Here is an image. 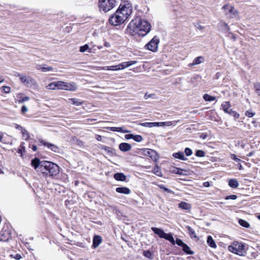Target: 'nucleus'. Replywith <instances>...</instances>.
Returning a JSON list of instances; mask_svg holds the SVG:
<instances>
[{
	"mask_svg": "<svg viewBox=\"0 0 260 260\" xmlns=\"http://www.w3.org/2000/svg\"><path fill=\"white\" fill-rule=\"evenodd\" d=\"M57 86V81H54L50 83L46 86V88L49 90H56Z\"/></svg>",
	"mask_w": 260,
	"mask_h": 260,
	"instance_id": "c756f323",
	"label": "nucleus"
},
{
	"mask_svg": "<svg viewBox=\"0 0 260 260\" xmlns=\"http://www.w3.org/2000/svg\"><path fill=\"white\" fill-rule=\"evenodd\" d=\"M254 88L255 89V91L256 94L258 95H260V83H255L254 85Z\"/></svg>",
	"mask_w": 260,
	"mask_h": 260,
	"instance_id": "a18cd8bd",
	"label": "nucleus"
},
{
	"mask_svg": "<svg viewBox=\"0 0 260 260\" xmlns=\"http://www.w3.org/2000/svg\"><path fill=\"white\" fill-rule=\"evenodd\" d=\"M196 155L198 157H203L205 155V153L203 150H198L196 151Z\"/></svg>",
	"mask_w": 260,
	"mask_h": 260,
	"instance_id": "8fccbe9b",
	"label": "nucleus"
},
{
	"mask_svg": "<svg viewBox=\"0 0 260 260\" xmlns=\"http://www.w3.org/2000/svg\"><path fill=\"white\" fill-rule=\"evenodd\" d=\"M43 67V64H37V65L36 66L35 68L37 70H41V71H42Z\"/></svg>",
	"mask_w": 260,
	"mask_h": 260,
	"instance_id": "e2e57ef3",
	"label": "nucleus"
},
{
	"mask_svg": "<svg viewBox=\"0 0 260 260\" xmlns=\"http://www.w3.org/2000/svg\"><path fill=\"white\" fill-rule=\"evenodd\" d=\"M151 230L156 235H157L160 238H164L165 237L166 233L161 229L152 227Z\"/></svg>",
	"mask_w": 260,
	"mask_h": 260,
	"instance_id": "f3484780",
	"label": "nucleus"
},
{
	"mask_svg": "<svg viewBox=\"0 0 260 260\" xmlns=\"http://www.w3.org/2000/svg\"><path fill=\"white\" fill-rule=\"evenodd\" d=\"M237 197L236 195L233 194V195L226 196L225 197V200H230V199L236 200L237 199Z\"/></svg>",
	"mask_w": 260,
	"mask_h": 260,
	"instance_id": "4d7b16f0",
	"label": "nucleus"
},
{
	"mask_svg": "<svg viewBox=\"0 0 260 260\" xmlns=\"http://www.w3.org/2000/svg\"><path fill=\"white\" fill-rule=\"evenodd\" d=\"M229 186L233 188H237L239 185V183L236 179H231L229 181Z\"/></svg>",
	"mask_w": 260,
	"mask_h": 260,
	"instance_id": "a878e982",
	"label": "nucleus"
},
{
	"mask_svg": "<svg viewBox=\"0 0 260 260\" xmlns=\"http://www.w3.org/2000/svg\"><path fill=\"white\" fill-rule=\"evenodd\" d=\"M95 138L99 141H101L102 140V137L100 135H96L95 136Z\"/></svg>",
	"mask_w": 260,
	"mask_h": 260,
	"instance_id": "338daca9",
	"label": "nucleus"
},
{
	"mask_svg": "<svg viewBox=\"0 0 260 260\" xmlns=\"http://www.w3.org/2000/svg\"><path fill=\"white\" fill-rule=\"evenodd\" d=\"M21 133L23 135V138L25 140H27L29 138V135L27 131L25 128H21Z\"/></svg>",
	"mask_w": 260,
	"mask_h": 260,
	"instance_id": "ea45409f",
	"label": "nucleus"
},
{
	"mask_svg": "<svg viewBox=\"0 0 260 260\" xmlns=\"http://www.w3.org/2000/svg\"><path fill=\"white\" fill-rule=\"evenodd\" d=\"M108 129L113 132H121L123 133H129V131L126 130L124 127H109Z\"/></svg>",
	"mask_w": 260,
	"mask_h": 260,
	"instance_id": "aec40b11",
	"label": "nucleus"
},
{
	"mask_svg": "<svg viewBox=\"0 0 260 260\" xmlns=\"http://www.w3.org/2000/svg\"><path fill=\"white\" fill-rule=\"evenodd\" d=\"M180 122V120H175V121H168V122H164L165 123V125H167V126H171V125H175L178 122Z\"/></svg>",
	"mask_w": 260,
	"mask_h": 260,
	"instance_id": "c03bdc74",
	"label": "nucleus"
},
{
	"mask_svg": "<svg viewBox=\"0 0 260 260\" xmlns=\"http://www.w3.org/2000/svg\"><path fill=\"white\" fill-rule=\"evenodd\" d=\"M159 188L163 189L165 191H167V192H168L169 193H173V191L172 190H171L170 189H169L168 188L165 187L162 185H159Z\"/></svg>",
	"mask_w": 260,
	"mask_h": 260,
	"instance_id": "6e6d98bb",
	"label": "nucleus"
},
{
	"mask_svg": "<svg viewBox=\"0 0 260 260\" xmlns=\"http://www.w3.org/2000/svg\"><path fill=\"white\" fill-rule=\"evenodd\" d=\"M238 222H239V224L243 227H245L246 228H248L250 227L249 223L247 221H246L244 219H240L239 220Z\"/></svg>",
	"mask_w": 260,
	"mask_h": 260,
	"instance_id": "58836bf2",
	"label": "nucleus"
},
{
	"mask_svg": "<svg viewBox=\"0 0 260 260\" xmlns=\"http://www.w3.org/2000/svg\"><path fill=\"white\" fill-rule=\"evenodd\" d=\"M20 80L22 83L28 86H31L36 84L35 80L29 76L19 75Z\"/></svg>",
	"mask_w": 260,
	"mask_h": 260,
	"instance_id": "9d476101",
	"label": "nucleus"
},
{
	"mask_svg": "<svg viewBox=\"0 0 260 260\" xmlns=\"http://www.w3.org/2000/svg\"><path fill=\"white\" fill-rule=\"evenodd\" d=\"M203 99L206 101L212 102V101H213L215 100L216 98L215 96H211V95H209L208 94H205L203 95Z\"/></svg>",
	"mask_w": 260,
	"mask_h": 260,
	"instance_id": "4c0bfd02",
	"label": "nucleus"
},
{
	"mask_svg": "<svg viewBox=\"0 0 260 260\" xmlns=\"http://www.w3.org/2000/svg\"><path fill=\"white\" fill-rule=\"evenodd\" d=\"M204 60V58L203 56H199L194 59L193 62L191 64H189L190 66H194L201 63Z\"/></svg>",
	"mask_w": 260,
	"mask_h": 260,
	"instance_id": "393cba45",
	"label": "nucleus"
},
{
	"mask_svg": "<svg viewBox=\"0 0 260 260\" xmlns=\"http://www.w3.org/2000/svg\"><path fill=\"white\" fill-rule=\"evenodd\" d=\"M184 152L187 156H190L192 153V150L189 148H186Z\"/></svg>",
	"mask_w": 260,
	"mask_h": 260,
	"instance_id": "3c124183",
	"label": "nucleus"
},
{
	"mask_svg": "<svg viewBox=\"0 0 260 260\" xmlns=\"http://www.w3.org/2000/svg\"><path fill=\"white\" fill-rule=\"evenodd\" d=\"M159 40L154 37L148 44L145 45V47L152 52H156L157 50Z\"/></svg>",
	"mask_w": 260,
	"mask_h": 260,
	"instance_id": "1a4fd4ad",
	"label": "nucleus"
},
{
	"mask_svg": "<svg viewBox=\"0 0 260 260\" xmlns=\"http://www.w3.org/2000/svg\"><path fill=\"white\" fill-rule=\"evenodd\" d=\"M143 255H144L145 257L149 258H151L152 254L150 250H144L143 252Z\"/></svg>",
	"mask_w": 260,
	"mask_h": 260,
	"instance_id": "49530a36",
	"label": "nucleus"
},
{
	"mask_svg": "<svg viewBox=\"0 0 260 260\" xmlns=\"http://www.w3.org/2000/svg\"><path fill=\"white\" fill-rule=\"evenodd\" d=\"M182 250L187 254H193V252L190 250V247L186 244L183 245V246L182 247Z\"/></svg>",
	"mask_w": 260,
	"mask_h": 260,
	"instance_id": "f704fd0d",
	"label": "nucleus"
},
{
	"mask_svg": "<svg viewBox=\"0 0 260 260\" xmlns=\"http://www.w3.org/2000/svg\"><path fill=\"white\" fill-rule=\"evenodd\" d=\"M140 125L147 127H158L164 126V122H145L141 123L140 124Z\"/></svg>",
	"mask_w": 260,
	"mask_h": 260,
	"instance_id": "ddd939ff",
	"label": "nucleus"
},
{
	"mask_svg": "<svg viewBox=\"0 0 260 260\" xmlns=\"http://www.w3.org/2000/svg\"><path fill=\"white\" fill-rule=\"evenodd\" d=\"M115 0H99L98 6L101 11L107 12L115 6Z\"/></svg>",
	"mask_w": 260,
	"mask_h": 260,
	"instance_id": "20e7f679",
	"label": "nucleus"
},
{
	"mask_svg": "<svg viewBox=\"0 0 260 260\" xmlns=\"http://www.w3.org/2000/svg\"><path fill=\"white\" fill-rule=\"evenodd\" d=\"M219 27L221 29H222L223 31H229L230 30V27L228 26V24L223 21H221L219 23Z\"/></svg>",
	"mask_w": 260,
	"mask_h": 260,
	"instance_id": "7c9ffc66",
	"label": "nucleus"
},
{
	"mask_svg": "<svg viewBox=\"0 0 260 260\" xmlns=\"http://www.w3.org/2000/svg\"><path fill=\"white\" fill-rule=\"evenodd\" d=\"M134 135L133 134H127L125 135V138L126 139H133Z\"/></svg>",
	"mask_w": 260,
	"mask_h": 260,
	"instance_id": "0e129e2a",
	"label": "nucleus"
},
{
	"mask_svg": "<svg viewBox=\"0 0 260 260\" xmlns=\"http://www.w3.org/2000/svg\"><path fill=\"white\" fill-rule=\"evenodd\" d=\"M11 256L12 257H13L15 259H17V260H19L22 258V256L20 254H16L14 255L12 254V255H11Z\"/></svg>",
	"mask_w": 260,
	"mask_h": 260,
	"instance_id": "bf43d9fd",
	"label": "nucleus"
},
{
	"mask_svg": "<svg viewBox=\"0 0 260 260\" xmlns=\"http://www.w3.org/2000/svg\"><path fill=\"white\" fill-rule=\"evenodd\" d=\"M28 110L27 107L25 105H23L21 108V112L22 113H25Z\"/></svg>",
	"mask_w": 260,
	"mask_h": 260,
	"instance_id": "680f3d73",
	"label": "nucleus"
},
{
	"mask_svg": "<svg viewBox=\"0 0 260 260\" xmlns=\"http://www.w3.org/2000/svg\"><path fill=\"white\" fill-rule=\"evenodd\" d=\"M222 9L225 11V15L229 18H236L239 17L238 11L233 6L224 5Z\"/></svg>",
	"mask_w": 260,
	"mask_h": 260,
	"instance_id": "423d86ee",
	"label": "nucleus"
},
{
	"mask_svg": "<svg viewBox=\"0 0 260 260\" xmlns=\"http://www.w3.org/2000/svg\"><path fill=\"white\" fill-rule=\"evenodd\" d=\"M57 89L76 91L77 86L75 82H67L62 81H57Z\"/></svg>",
	"mask_w": 260,
	"mask_h": 260,
	"instance_id": "39448f33",
	"label": "nucleus"
},
{
	"mask_svg": "<svg viewBox=\"0 0 260 260\" xmlns=\"http://www.w3.org/2000/svg\"><path fill=\"white\" fill-rule=\"evenodd\" d=\"M114 178L117 180L120 181H125L126 180V176L125 175L122 173H117L114 175Z\"/></svg>",
	"mask_w": 260,
	"mask_h": 260,
	"instance_id": "4be33fe9",
	"label": "nucleus"
},
{
	"mask_svg": "<svg viewBox=\"0 0 260 260\" xmlns=\"http://www.w3.org/2000/svg\"><path fill=\"white\" fill-rule=\"evenodd\" d=\"M207 242L208 244L212 248H216V244L211 236H209L207 237Z\"/></svg>",
	"mask_w": 260,
	"mask_h": 260,
	"instance_id": "cd10ccee",
	"label": "nucleus"
},
{
	"mask_svg": "<svg viewBox=\"0 0 260 260\" xmlns=\"http://www.w3.org/2000/svg\"><path fill=\"white\" fill-rule=\"evenodd\" d=\"M117 11L120 12L121 16L123 17L125 20L128 18L132 12V7L129 4L120 5Z\"/></svg>",
	"mask_w": 260,
	"mask_h": 260,
	"instance_id": "6e6552de",
	"label": "nucleus"
},
{
	"mask_svg": "<svg viewBox=\"0 0 260 260\" xmlns=\"http://www.w3.org/2000/svg\"><path fill=\"white\" fill-rule=\"evenodd\" d=\"M186 228L187 230L188 234L191 238H196L197 237L195 231L190 226L187 225L186 226Z\"/></svg>",
	"mask_w": 260,
	"mask_h": 260,
	"instance_id": "473e14b6",
	"label": "nucleus"
},
{
	"mask_svg": "<svg viewBox=\"0 0 260 260\" xmlns=\"http://www.w3.org/2000/svg\"><path fill=\"white\" fill-rule=\"evenodd\" d=\"M69 101H71L72 104L77 106H81L83 103V101H81L79 100L76 98L70 99Z\"/></svg>",
	"mask_w": 260,
	"mask_h": 260,
	"instance_id": "2f4dec72",
	"label": "nucleus"
},
{
	"mask_svg": "<svg viewBox=\"0 0 260 260\" xmlns=\"http://www.w3.org/2000/svg\"><path fill=\"white\" fill-rule=\"evenodd\" d=\"M187 171L185 170L181 169L180 168H175V169L173 171V172L180 175H186L187 174Z\"/></svg>",
	"mask_w": 260,
	"mask_h": 260,
	"instance_id": "c85d7f7f",
	"label": "nucleus"
},
{
	"mask_svg": "<svg viewBox=\"0 0 260 260\" xmlns=\"http://www.w3.org/2000/svg\"><path fill=\"white\" fill-rule=\"evenodd\" d=\"M244 248L245 245L237 241H234L231 245L228 246V249L230 251L240 256L244 255L245 253Z\"/></svg>",
	"mask_w": 260,
	"mask_h": 260,
	"instance_id": "7ed1b4c3",
	"label": "nucleus"
},
{
	"mask_svg": "<svg viewBox=\"0 0 260 260\" xmlns=\"http://www.w3.org/2000/svg\"><path fill=\"white\" fill-rule=\"evenodd\" d=\"M101 148L102 150L106 151L110 155L113 154V149L110 147H108L105 145H101Z\"/></svg>",
	"mask_w": 260,
	"mask_h": 260,
	"instance_id": "72a5a7b5",
	"label": "nucleus"
},
{
	"mask_svg": "<svg viewBox=\"0 0 260 260\" xmlns=\"http://www.w3.org/2000/svg\"><path fill=\"white\" fill-rule=\"evenodd\" d=\"M173 156L175 158H178L182 160H186L187 159V158L185 157L184 153L181 151L174 153L173 154Z\"/></svg>",
	"mask_w": 260,
	"mask_h": 260,
	"instance_id": "5701e85b",
	"label": "nucleus"
},
{
	"mask_svg": "<svg viewBox=\"0 0 260 260\" xmlns=\"http://www.w3.org/2000/svg\"><path fill=\"white\" fill-rule=\"evenodd\" d=\"M152 172L156 175L161 177L162 174L160 168L158 166H155L153 169Z\"/></svg>",
	"mask_w": 260,
	"mask_h": 260,
	"instance_id": "c9c22d12",
	"label": "nucleus"
},
{
	"mask_svg": "<svg viewBox=\"0 0 260 260\" xmlns=\"http://www.w3.org/2000/svg\"><path fill=\"white\" fill-rule=\"evenodd\" d=\"M102 238L100 236L96 235L94 236L93 239L92 246L95 248L98 247L100 244L102 243Z\"/></svg>",
	"mask_w": 260,
	"mask_h": 260,
	"instance_id": "2eb2a0df",
	"label": "nucleus"
},
{
	"mask_svg": "<svg viewBox=\"0 0 260 260\" xmlns=\"http://www.w3.org/2000/svg\"><path fill=\"white\" fill-rule=\"evenodd\" d=\"M116 191L118 193L128 194L131 193V190L126 187H118L116 188Z\"/></svg>",
	"mask_w": 260,
	"mask_h": 260,
	"instance_id": "6ab92c4d",
	"label": "nucleus"
},
{
	"mask_svg": "<svg viewBox=\"0 0 260 260\" xmlns=\"http://www.w3.org/2000/svg\"><path fill=\"white\" fill-rule=\"evenodd\" d=\"M255 115V113L251 111H247L245 112V115L248 117H252Z\"/></svg>",
	"mask_w": 260,
	"mask_h": 260,
	"instance_id": "5fc2aeb1",
	"label": "nucleus"
},
{
	"mask_svg": "<svg viewBox=\"0 0 260 260\" xmlns=\"http://www.w3.org/2000/svg\"><path fill=\"white\" fill-rule=\"evenodd\" d=\"M164 239L169 241L171 243L174 244L175 243V241L172 235L171 234H165V237Z\"/></svg>",
	"mask_w": 260,
	"mask_h": 260,
	"instance_id": "e433bc0d",
	"label": "nucleus"
},
{
	"mask_svg": "<svg viewBox=\"0 0 260 260\" xmlns=\"http://www.w3.org/2000/svg\"><path fill=\"white\" fill-rule=\"evenodd\" d=\"M107 70L117 71L119 70L118 65L109 66L107 67Z\"/></svg>",
	"mask_w": 260,
	"mask_h": 260,
	"instance_id": "603ef678",
	"label": "nucleus"
},
{
	"mask_svg": "<svg viewBox=\"0 0 260 260\" xmlns=\"http://www.w3.org/2000/svg\"><path fill=\"white\" fill-rule=\"evenodd\" d=\"M49 71H54L56 72V70H54L52 67L50 66H46L45 64H43L42 69V72H46Z\"/></svg>",
	"mask_w": 260,
	"mask_h": 260,
	"instance_id": "a19ab883",
	"label": "nucleus"
},
{
	"mask_svg": "<svg viewBox=\"0 0 260 260\" xmlns=\"http://www.w3.org/2000/svg\"><path fill=\"white\" fill-rule=\"evenodd\" d=\"M15 128L16 129L20 130L21 131V128H24L23 127H22V126H20V125H19L18 124H16L15 125Z\"/></svg>",
	"mask_w": 260,
	"mask_h": 260,
	"instance_id": "774afa93",
	"label": "nucleus"
},
{
	"mask_svg": "<svg viewBox=\"0 0 260 260\" xmlns=\"http://www.w3.org/2000/svg\"><path fill=\"white\" fill-rule=\"evenodd\" d=\"M21 148L19 149L18 152L22 154L23 151H24L25 148L23 146H22V144L21 145Z\"/></svg>",
	"mask_w": 260,
	"mask_h": 260,
	"instance_id": "69168bd1",
	"label": "nucleus"
},
{
	"mask_svg": "<svg viewBox=\"0 0 260 260\" xmlns=\"http://www.w3.org/2000/svg\"><path fill=\"white\" fill-rule=\"evenodd\" d=\"M228 113L230 115L233 116L235 119L239 118V114H238L236 112L233 111L232 109H230Z\"/></svg>",
	"mask_w": 260,
	"mask_h": 260,
	"instance_id": "79ce46f5",
	"label": "nucleus"
},
{
	"mask_svg": "<svg viewBox=\"0 0 260 260\" xmlns=\"http://www.w3.org/2000/svg\"><path fill=\"white\" fill-rule=\"evenodd\" d=\"M39 142L41 143L42 145H43L44 146H46L50 150L54 152L58 153L60 151L59 148L57 146L53 144L46 142L43 139H39Z\"/></svg>",
	"mask_w": 260,
	"mask_h": 260,
	"instance_id": "9b49d317",
	"label": "nucleus"
},
{
	"mask_svg": "<svg viewBox=\"0 0 260 260\" xmlns=\"http://www.w3.org/2000/svg\"><path fill=\"white\" fill-rule=\"evenodd\" d=\"M178 207L185 210L190 211L191 208V206L190 204L185 202H181L178 205Z\"/></svg>",
	"mask_w": 260,
	"mask_h": 260,
	"instance_id": "412c9836",
	"label": "nucleus"
},
{
	"mask_svg": "<svg viewBox=\"0 0 260 260\" xmlns=\"http://www.w3.org/2000/svg\"><path fill=\"white\" fill-rule=\"evenodd\" d=\"M135 141L140 142L143 140L142 137L141 135H134L133 139Z\"/></svg>",
	"mask_w": 260,
	"mask_h": 260,
	"instance_id": "de8ad7c7",
	"label": "nucleus"
},
{
	"mask_svg": "<svg viewBox=\"0 0 260 260\" xmlns=\"http://www.w3.org/2000/svg\"><path fill=\"white\" fill-rule=\"evenodd\" d=\"M16 100L19 103H23L29 100L28 96H23V94L21 93H17L16 95Z\"/></svg>",
	"mask_w": 260,
	"mask_h": 260,
	"instance_id": "a211bd4d",
	"label": "nucleus"
},
{
	"mask_svg": "<svg viewBox=\"0 0 260 260\" xmlns=\"http://www.w3.org/2000/svg\"><path fill=\"white\" fill-rule=\"evenodd\" d=\"M175 242L178 246H181L182 247L183 246V245L185 244L182 240L180 239H177Z\"/></svg>",
	"mask_w": 260,
	"mask_h": 260,
	"instance_id": "864d4df0",
	"label": "nucleus"
},
{
	"mask_svg": "<svg viewBox=\"0 0 260 260\" xmlns=\"http://www.w3.org/2000/svg\"><path fill=\"white\" fill-rule=\"evenodd\" d=\"M109 21L112 25L117 26L123 23L125 20L121 16L120 12L117 10L115 13L110 17Z\"/></svg>",
	"mask_w": 260,
	"mask_h": 260,
	"instance_id": "0eeeda50",
	"label": "nucleus"
},
{
	"mask_svg": "<svg viewBox=\"0 0 260 260\" xmlns=\"http://www.w3.org/2000/svg\"><path fill=\"white\" fill-rule=\"evenodd\" d=\"M154 95V94H153V93H152V94H148L147 93H146L145 95H144V99L145 100H147L149 98H151V97H152Z\"/></svg>",
	"mask_w": 260,
	"mask_h": 260,
	"instance_id": "052dcab7",
	"label": "nucleus"
},
{
	"mask_svg": "<svg viewBox=\"0 0 260 260\" xmlns=\"http://www.w3.org/2000/svg\"><path fill=\"white\" fill-rule=\"evenodd\" d=\"M231 158L237 162L241 161V160L239 158H237L236 155L234 154H231Z\"/></svg>",
	"mask_w": 260,
	"mask_h": 260,
	"instance_id": "13d9d810",
	"label": "nucleus"
},
{
	"mask_svg": "<svg viewBox=\"0 0 260 260\" xmlns=\"http://www.w3.org/2000/svg\"><path fill=\"white\" fill-rule=\"evenodd\" d=\"M144 153L145 155L149 156L152 159L156 160L157 159V154L155 151L150 149H145Z\"/></svg>",
	"mask_w": 260,
	"mask_h": 260,
	"instance_id": "f8f14e48",
	"label": "nucleus"
},
{
	"mask_svg": "<svg viewBox=\"0 0 260 260\" xmlns=\"http://www.w3.org/2000/svg\"><path fill=\"white\" fill-rule=\"evenodd\" d=\"M137 63V61L132 60L129 61L123 62L118 64V68L119 70L125 69L130 67L132 65L135 64Z\"/></svg>",
	"mask_w": 260,
	"mask_h": 260,
	"instance_id": "4468645a",
	"label": "nucleus"
},
{
	"mask_svg": "<svg viewBox=\"0 0 260 260\" xmlns=\"http://www.w3.org/2000/svg\"><path fill=\"white\" fill-rule=\"evenodd\" d=\"M119 149L123 152H126L129 151L131 148V145L127 143H121L119 145Z\"/></svg>",
	"mask_w": 260,
	"mask_h": 260,
	"instance_id": "dca6fc26",
	"label": "nucleus"
},
{
	"mask_svg": "<svg viewBox=\"0 0 260 260\" xmlns=\"http://www.w3.org/2000/svg\"><path fill=\"white\" fill-rule=\"evenodd\" d=\"M31 166L35 170L45 177H53L59 174V167L55 164L48 161H40L38 158L31 160Z\"/></svg>",
	"mask_w": 260,
	"mask_h": 260,
	"instance_id": "f257e3e1",
	"label": "nucleus"
},
{
	"mask_svg": "<svg viewBox=\"0 0 260 260\" xmlns=\"http://www.w3.org/2000/svg\"><path fill=\"white\" fill-rule=\"evenodd\" d=\"M221 107L223 111L227 113L229 112L230 110L231 109V105L229 102H223L221 104Z\"/></svg>",
	"mask_w": 260,
	"mask_h": 260,
	"instance_id": "bb28decb",
	"label": "nucleus"
},
{
	"mask_svg": "<svg viewBox=\"0 0 260 260\" xmlns=\"http://www.w3.org/2000/svg\"><path fill=\"white\" fill-rule=\"evenodd\" d=\"M89 49V46L87 44H85L84 46H81L80 48V51L81 52H84L85 51Z\"/></svg>",
	"mask_w": 260,
	"mask_h": 260,
	"instance_id": "09e8293b",
	"label": "nucleus"
},
{
	"mask_svg": "<svg viewBox=\"0 0 260 260\" xmlns=\"http://www.w3.org/2000/svg\"><path fill=\"white\" fill-rule=\"evenodd\" d=\"M150 24L145 20L137 17L132 20L127 26L126 30L132 36L138 34L139 36H145L150 30Z\"/></svg>",
	"mask_w": 260,
	"mask_h": 260,
	"instance_id": "f03ea898",
	"label": "nucleus"
},
{
	"mask_svg": "<svg viewBox=\"0 0 260 260\" xmlns=\"http://www.w3.org/2000/svg\"><path fill=\"white\" fill-rule=\"evenodd\" d=\"M1 90L5 93H9L11 91V88L7 86H3Z\"/></svg>",
	"mask_w": 260,
	"mask_h": 260,
	"instance_id": "37998d69",
	"label": "nucleus"
},
{
	"mask_svg": "<svg viewBox=\"0 0 260 260\" xmlns=\"http://www.w3.org/2000/svg\"><path fill=\"white\" fill-rule=\"evenodd\" d=\"M11 238V234L9 231H5L3 234L1 233V241L6 242Z\"/></svg>",
	"mask_w": 260,
	"mask_h": 260,
	"instance_id": "b1692460",
	"label": "nucleus"
}]
</instances>
